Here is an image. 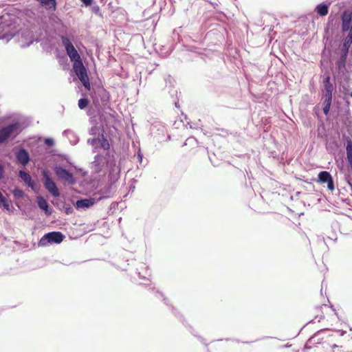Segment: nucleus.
<instances>
[{"instance_id": "44", "label": "nucleus", "mask_w": 352, "mask_h": 352, "mask_svg": "<svg viewBox=\"0 0 352 352\" xmlns=\"http://www.w3.org/2000/svg\"><path fill=\"white\" fill-rule=\"evenodd\" d=\"M222 340H223V339H219L217 341H222Z\"/></svg>"}, {"instance_id": "6", "label": "nucleus", "mask_w": 352, "mask_h": 352, "mask_svg": "<svg viewBox=\"0 0 352 352\" xmlns=\"http://www.w3.org/2000/svg\"><path fill=\"white\" fill-rule=\"evenodd\" d=\"M164 81L166 84L165 89H167L170 98L173 99L174 104L176 108H179V99L177 98V91L175 88L174 79L170 75H166L164 77Z\"/></svg>"}, {"instance_id": "34", "label": "nucleus", "mask_w": 352, "mask_h": 352, "mask_svg": "<svg viewBox=\"0 0 352 352\" xmlns=\"http://www.w3.org/2000/svg\"><path fill=\"white\" fill-rule=\"evenodd\" d=\"M86 6H90L92 3V0H80Z\"/></svg>"}, {"instance_id": "19", "label": "nucleus", "mask_w": 352, "mask_h": 352, "mask_svg": "<svg viewBox=\"0 0 352 352\" xmlns=\"http://www.w3.org/2000/svg\"><path fill=\"white\" fill-rule=\"evenodd\" d=\"M330 328H324V329H321L320 330H318V331H316L314 334H313L309 339L307 341L305 345V349H311L310 346H308V344L309 343H312L313 342V340H315V338L316 337H318V336H320V334L324 331H326V330H329Z\"/></svg>"}, {"instance_id": "5", "label": "nucleus", "mask_w": 352, "mask_h": 352, "mask_svg": "<svg viewBox=\"0 0 352 352\" xmlns=\"http://www.w3.org/2000/svg\"><path fill=\"white\" fill-rule=\"evenodd\" d=\"M60 38L70 60L74 62V63H78V61L82 62L80 56L70 40L65 36H62Z\"/></svg>"}, {"instance_id": "25", "label": "nucleus", "mask_w": 352, "mask_h": 352, "mask_svg": "<svg viewBox=\"0 0 352 352\" xmlns=\"http://www.w3.org/2000/svg\"><path fill=\"white\" fill-rule=\"evenodd\" d=\"M38 206L44 210H47V208H48V204L47 203V201L43 199V198H41L38 201Z\"/></svg>"}, {"instance_id": "10", "label": "nucleus", "mask_w": 352, "mask_h": 352, "mask_svg": "<svg viewBox=\"0 0 352 352\" xmlns=\"http://www.w3.org/2000/svg\"><path fill=\"white\" fill-rule=\"evenodd\" d=\"M64 239V235L60 232H51L45 234L40 240V243L45 245L46 242L50 243H60Z\"/></svg>"}, {"instance_id": "7", "label": "nucleus", "mask_w": 352, "mask_h": 352, "mask_svg": "<svg viewBox=\"0 0 352 352\" xmlns=\"http://www.w3.org/2000/svg\"><path fill=\"white\" fill-rule=\"evenodd\" d=\"M342 33L352 34V11L344 10L340 16Z\"/></svg>"}, {"instance_id": "32", "label": "nucleus", "mask_w": 352, "mask_h": 352, "mask_svg": "<svg viewBox=\"0 0 352 352\" xmlns=\"http://www.w3.org/2000/svg\"><path fill=\"white\" fill-rule=\"evenodd\" d=\"M4 175V168L3 166L0 164V179H1L3 177Z\"/></svg>"}, {"instance_id": "42", "label": "nucleus", "mask_w": 352, "mask_h": 352, "mask_svg": "<svg viewBox=\"0 0 352 352\" xmlns=\"http://www.w3.org/2000/svg\"><path fill=\"white\" fill-rule=\"evenodd\" d=\"M184 120H186L187 121V120H188L187 116L186 115H184Z\"/></svg>"}, {"instance_id": "3", "label": "nucleus", "mask_w": 352, "mask_h": 352, "mask_svg": "<svg viewBox=\"0 0 352 352\" xmlns=\"http://www.w3.org/2000/svg\"><path fill=\"white\" fill-rule=\"evenodd\" d=\"M155 298H159L160 300L163 301L166 306L169 307L170 308L172 314L175 316V317L182 322V324L188 329L189 332L192 336L196 337L200 342H201L206 347H208V344L206 342V339L196 333L195 330L190 324L188 323L187 320L185 319L184 316L177 310V309H176L172 305L169 304V300L164 296L163 293L159 291H155Z\"/></svg>"}, {"instance_id": "8", "label": "nucleus", "mask_w": 352, "mask_h": 352, "mask_svg": "<svg viewBox=\"0 0 352 352\" xmlns=\"http://www.w3.org/2000/svg\"><path fill=\"white\" fill-rule=\"evenodd\" d=\"M315 180L321 184H327V189L330 191L335 189L334 179L329 171L321 170Z\"/></svg>"}, {"instance_id": "48", "label": "nucleus", "mask_w": 352, "mask_h": 352, "mask_svg": "<svg viewBox=\"0 0 352 352\" xmlns=\"http://www.w3.org/2000/svg\"><path fill=\"white\" fill-rule=\"evenodd\" d=\"M351 191H352V186L351 187Z\"/></svg>"}, {"instance_id": "20", "label": "nucleus", "mask_w": 352, "mask_h": 352, "mask_svg": "<svg viewBox=\"0 0 352 352\" xmlns=\"http://www.w3.org/2000/svg\"><path fill=\"white\" fill-rule=\"evenodd\" d=\"M0 206L3 207L7 210H10V206L9 201L3 197L2 193L0 192Z\"/></svg>"}, {"instance_id": "45", "label": "nucleus", "mask_w": 352, "mask_h": 352, "mask_svg": "<svg viewBox=\"0 0 352 352\" xmlns=\"http://www.w3.org/2000/svg\"><path fill=\"white\" fill-rule=\"evenodd\" d=\"M225 340H226V341H228V340H230V338H226V339H225Z\"/></svg>"}, {"instance_id": "16", "label": "nucleus", "mask_w": 352, "mask_h": 352, "mask_svg": "<svg viewBox=\"0 0 352 352\" xmlns=\"http://www.w3.org/2000/svg\"><path fill=\"white\" fill-rule=\"evenodd\" d=\"M73 69L79 79L80 78H84L87 76V69L83 65L82 62L78 61V63H74Z\"/></svg>"}, {"instance_id": "41", "label": "nucleus", "mask_w": 352, "mask_h": 352, "mask_svg": "<svg viewBox=\"0 0 352 352\" xmlns=\"http://www.w3.org/2000/svg\"><path fill=\"white\" fill-rule=\"evenodd\" d=\"M186 124H187V125H190V128H192V126L190 125V122H188V121H187V123H186Z\"/></svg>"}, {"instance_id": "9", "label": "nucleus", "mask_w": 352, "mask_h": 352, "mask_svg": "<svg viewBox=\"0 0 352 352\" xmlns=\"http://www.w3.org/2000/svg\"><path fill=\"white\" fill-rule=\"evenodd\" d=\"M42 175L44 178V186L45 188L54 196L58 197L60 195L59 190L55 182L51 179L48 172L43 170Z\"/></svg>"}, {"instance_id": "35", "label": "nucleus", "mask_w": 352, "mask_h": 352, "mask_svg": "<svg viewBox=\"0 0 352 352\" xmlns=\"http://www.w3.org/2000/svg\"><path fill=\"white\" fill-rule=\"evenodd\" d=\"M329 307H330V308H331L333 311H335V314L336 315V316L338 317V318H339L338 314L336 311V309H335V308H334L333 305L332 304H331L330 302H329Z\"/></svg>"}, {"instance_id": "36", "label": "nucleus", "mask_w": 352, "mask_h": 352, "mask_svg": "<svg viewBox=\"0 0 352 352\" xmlns=\"http://www.w3.org/2000/svg\"><path fill=\"white\" fill-rule=\"evenodd\" d=\"M324 316L323 315H320V316H316L315 317V318H319V319H318V322H320L322 319H323V318H324Z\"/></svg>"}, {"instance_id": "13", "label": "nucleus", "mask_w": 352, "mask_h": 352, "mask_svg": "<svg viewBox=\"0 0 352 352\" xmlns=\"http://www.w3.org/2000/svg\"><path fill=\"white\" fill-rule=\"evenodd\" d=\"M331 2L329 1H323L316 5L314 11L320 16H325L327 15L329 7L331 6Z\"/></svg>"}, {"instance_id": "12", "label": "nucleus", "mask_w": 352, "mask_h": 352, "mask_svg": "<svg viewBox=\"0 0 352 352\" xmlns=\"http://www.w3.org/2000/svg\"><path fill=\"white\" fill-rule=\"evenodd\" d=\"M166 132L167 130L166 127L162 125L160 122L155 120V140L158 142L169 140L170 139V135H167L166 137L164 138Z\"/></svg>"}, {"instance_id": "23", "label": "nucleus", "mask_w": 352, "mask_h": 352, "mask_svg": "<svg viewBox=\"0 0 352 352\" xmlns=\"http://www.w3.org/2000/svg\"><path fill=\"white\" fill-rule=\"evenodd\" d=\"M12 193L14 197L17 199H21L25 195L24 192L18 188H14Z\"/></svg>"}, {"instance_id": "2", "label": "nucleus", "mask_w": 352, "mask_h": 352, "mask_svg": "<svg viewBox=\"0 0 352 352\" xmlns=\"http://www.w3.org/2000/svg\"><path fill=\"white\" fill-rule=\"evenodd\" d=\"M345 113L344 111H338V109H334V98L333 97L332 104L330 108V116L328 118L326 116V118L328 120L331 115L335 118H340L342 126L346 130L345 133L342 132V139L346 148V155H350L352 154V141L349 138V136H352V116L350 110L349 118Z\"/></svg>"}, {"instance_id": "14", "label": "nucleus", "mask_w": 352, "mask_h": 352, "mask_svg": "<svg viewBox=\"0 0 352 352\" xmlns=\"http://www.w3.org/2000/svg\"><path fill=\"white\" fill-rule=\"evenodd\" d=\"M17 160L23 165L26 166L30 161V155L26 150L21 148L16 154Z\"/></svg>"}, {"instance_id": "27", "label": "nucleus", "mask_w": 352, "mask_h": 352, "mask_svg": "<svg viewBox=\"0 0 352 352\" xmlns=\"http://www.w3.org/2000/svg\"><path fill=\"white\" fill-rule=\"evenodd\" d=\"M323 340V338H320V336H318V337H316L315 338L314 340H313V344H321L322 343V341Z\"/></svg>"}, {"instance_id": "46", "label": "nucleus", "mask_w": 352, "mask_h": 352, "mask_svg": "<svg viewBox=\"0 0 352 352\" xmlns=\"http://www.w3.org/2000/svg\"><path fill=\"white\" fill-rule=\"evenodd\" d=\"M158 65L157 63L155 64V68L157 67Z\"/></svg>"}, {"instance_id": "28", "label": "nucleus", "mask_w": 352, "mask_h": 352, "mask_svg": "<svg viewBox=\"0 0 352 352\" xmlns=\"http://www.w3.org/2000/svg\"><path fill=\"white\" fill-rule=\"evenodd\" d=\"M329 331H337V332H339L340 333V336H343L344 335L346 334V331H344V330H342V329H330Z\"/></svg>"}, {"instance_id": "43", "label": "nucleus", "mask_w": 352, "mask_h": 352, "mask_svg": "<svg viewBox=\"0 0 352 352\" xmlns=\"http://www.w3.org/2000/svg\"><path fill=\"white\" fill-rule=\"evenodd\" d=\"M322 57H324V51H323V52H322Z\"/></svg>"}, {"instance_id": "1", "label": "nucleus", "mask_w": 352, "mask_h": 352, "mask_svg": "<svg viewBox=\"0 0 352 352\" xmlns=\"http://www.w3.org/2000/svg\"><path fill=\"white\" fill-rule=\"evenodd\" d=\"M352 45V34H347L342 37V45L339 48L338 58L335 66L331 60L330 69H326L320 77V94L322 101V112L327 118L330 116V108L332 104L333 94L338 92L342 94L341 100L334 96V109L338 111H344L349 116V96L352 98V85L351 64L346 63L349 50Z\"/></svg>"}, {"instance_id": "31", "label": "nucleus", "mask_w": 352, "mask_h": 352, "mask_svg": "<svg viewBox=\"0 0 352 352\" xmlns=\"http://www.w3.org/2000/svg\"><path fill=\"white\" fill-rule=\"evenodd\" d=\"M102 146L103 148H109V142L107 141V140L104 139V142L102 144Z\"/></svg>"}, {"instance_id": "18", "label": "nucleus", "mask_w": 352, "mask_h": 352, "mask_svg": "<svg viewBox=\"0 0 352 352\" xmlns=\"http://www.w3.org/2000/svg\"><path fill=\"white\" fill-rule=\"evenodd\" d=\"M47 9L55 10L56 6V0H36Z\"/></svg>"}, {"instance_id": "40", "label": "nucleus", "mask_w": 352, "mask_h": 352, "mask_svg": "<svg viewBox=\"0 0 352 352\" xmlns=\"http://www.w3.org/2000/svg\"><path fill=\"white\" fill-rule=\"evenodd\" d=\"M291 346H292V344H291L287 343V344H286L283 347H284V348H289V347H291Z\"/></svg>"}, {"instance_id": "30", "label": "nucleus", "mask_w": 352, "mask_h": 352, "mask_svg": "<svg viewBox=\"0 0 352 352\" xmlns=\"http://www.w3.org/2000/svg\"><path fill=\"white\" fill-rule=\"evenodd\" d=\"M232 340L234 341V342H236L237 343L242 342V343H244V344H250V343L253 342V341H240L239 339H233Z\"/></svg>"}, {"instance_id": "47", "label": "nucleus", "mask_w": 352, "mask_h": 352, "mask_svg": "<svg viewBox=\"0 0 352 352\" xmlns=\"http://www.w3.org/2000/svg\"><path fill=\"white\" fill-rule=\"evenodd\" d=\"M349 330H350V331H352V327H350V328H349Z\"/></svg>"}, {"instance_id": "38", "label": "nucleus", "mask_w": 352, "mask_h": 352, "mask_svg": "<svg viewBox=\"0 0 352 352\" xmlns=\"http://www.w3.org/2000/svg\"><path fill=\"white\" fill-rule=\"evenodd\" d=\"M339 347H342V346H339V345H338L336 344H333L331 345V348L332 349H336V348H339Z\"/></svg>"}, {"instance_id": "49", "label": "nucleus", "mask_w": 352, "mask_h": 352, "mask_svg": "<svg viewBox=\"0 0 352 352\" xmlns=\"http://www.w3.org/2000/svg\"><path fill=\"white\" fill-rule=\"evenodd\" d=\"M352 352V351H351Z\"/></svg>"}, {"instance_id": "15", "label": "nucleus", "mask_w": 352, "mask_h": 352, "mask_svg": "<svg viewBox=\"0 0 352 352\" xmlns=\"http://www.w3.org/2000/svg\"><path fill=\"white\" fill-rule=\"evenodd\" d=\"M104 197H100L97 200L94 198L84 199L76 201L77 208H89L94 205L97 201L101 200Z\"/></svg>"}, {"instance_id": "33", "label": "nucleus", "mask_w": 352, "mask_h": 352, "mask_svg": "<svg viewBox=\"0 0 352 352\" xmlns=\"http://www.w3.org/2000/svg\"><path fill=\"white\" fill-rule=\"evenodd\" d=\"M313 322H314V319H312V320H309V322H307V323H306V324H305V325H304V326L300 329V331H298V333H297L296 336H297L298 335H299V333L301 332V331L302 330V329H303L306 325H307L308 324L313 323Z\"/></svg>"}, {"instance_id": "22", "label": "nucleus", "mask_w": 352, "mask_h": 352, "mask_svg": "<svg viewBox=\"0 0 352 352\" xmlns=\"http://www.w3.org/2000/svg\"><path fill=\"white\" fill-rule=\"evenodd\" d=\"M347 165H346V170L349 173H352V154L346 155V157Z\"/></svg>"}, {"instance_id": "17", "label": "nucleus", "mask_w": 352, "mask_h": 352, "mask_svg": "<svg viewBox=\"0 0 352 352\" xmlns=\"http://www.w3.org/2000/svg\"><path fill=\"white\" fill-rule=\"evenodd\" d=\"M19 176L25 182V184H28V186H30L31 188L33 187L34 184L32 182V177L29 173H28L23 170H20Z\"/></svg>"}, {"instance_id": "11", "label": "nucleus", "mask_w": 352, "mask_h": 352, "mask_svg": "<svg viewBox=\"0 0 352 352\" xmlns=\"http://www.w3.org/2000/svg\"><path fill=\"white\" fill-rule=\"evenodd\" d=\"M54 172L58 178L60 180L67 182L69 184H74L75 183V179L72 173L67 171L66 169L61 166H56L54 168Z\"/></svg>"}, {"instance_id": "39", "label": "nucleus", "mask_w": 352, "mask_h": 352, "mask_svg": "<svg viewBox=\"0 0 352 352\" xmlns=\"http://www.w3.org/2000/svg\"><path fill=\"white\" fill-rule=\"evenodd\" d=\"M265 338H274V337L265 336V337H263V338L257 339V340H256V341L261 340H263Z\"/></svg>"}, {"instance_id": "37", "label": "nucleus", "mask_w": 352, "mask_h": 352, "mask_svg": "<svg viewBox=\"0 0 352 352\" xmlns=\"http://www.w3.org/2000/svg\"><path fill=\"white\" fill-rule=\"evenodd\" d=\"M209 160H210V162L212 163V164L214 167H216V166H218V164H214V163L213 162V161H212V158H211V157H210V156H209Z\"/></svg>"}, {"instance_id": "21", "label": "nucleus", "mask_w": 352, "mask_h": 352, "mask_svg": "<svg viewBox=\"0 0 352 352\" xmlns=\"http://www.w3.org/2000/svg\"><path fill=\"white\" fill-rule=\"evenodd\" d=\"M79 80L82 82V84L83 85V86L85 87V88L87 90H90L91 85H90V82H89V79L88 75L86 76L84 78H80Z\"/></svg>"}, {"instance_id": "24", "label": "nucleus", "mask_w": 352, "mask_h": 352, "mask_svg": "<svg viewBox=\"0 0 352 352\" xmlns=\"http://www.w3.org/2000/svg\"><path fill=\"white\" fill-rule=\"evenodd\" d=\"M78 104L80 109H84L89 104V100L87 98H80Z\"/></svg>"}, {"instance_id": "4", "label": "nucleus", "mask_w": 352, "mask_h": 352, "mask_svg": "<svg viewBox=\"0 0 352 352\" xmlns=\"http://www.w3.org/2000/svg\"><path fill=\"white\" fill-rule=\"evenodd\" d=\"M19 124L16 122L0 129V144L5 143L10 137L19 134Z\"/></svg>"}, {"instance_id": "26", "label": "nucleus", "mask_w": 352, "mask_h": 352, "mask_svg": "<svg viewBox=\"0 0 352 352\" xmlns=\"http://www.w3.org/2000/svg\"><path fill=\"white\" fill-rule=\"evenodd\" d=\"M345 181L350 187L352 186V173L347 172V174L345 175Z\"/></svg>"}, {"instance_id": "29", "label": "nucleus", "mask_w": 352, "mask_h": 352, "mask_svg": "<svg viewBox=\"0 0 352 352\" xmlns=\"http://www.w3.org/2000/svg\"><path fill=\"white\" fill-rule=\"evenodd\" d=\"M207 76H209L212 79H217V78H219L221 76V74L219 72H217L214 74L207 75Z\"/></svg>"}]
</instances>
